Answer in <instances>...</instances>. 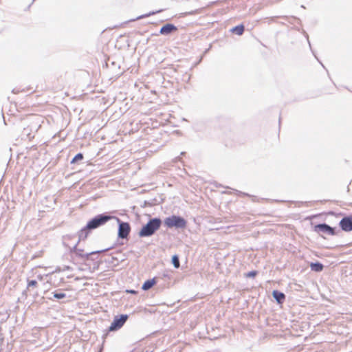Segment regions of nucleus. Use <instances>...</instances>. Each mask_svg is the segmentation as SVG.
<instances>
[{
  "label": "nucleus",
  "mask_w": 352,
  "mask_h": 352,
  "mask_svg": "<svg viewBox=\"0 0 352 352\" xmlns=\"http://www.w3.org/2000/svg\"><path fill=\"white\" fill-rule=\"evenodd\" d=\"M111 218V216L100 214L90 220L87 226L80 230L79 234L80 239H86L89 234V230L96 229L105 224Z\"/></svg>",
  "instance_id": "nucleus-1"
},
{
  "label": "nucleus",
  "mask_w": 352,
  "mask_h": 352,
  "mask_svg": "<svg viewBox=\"0 0 352 352\" xmlns=\"http://www.w3.org/2000/svg\"><path fill=\"white\" fill-rule=\"evenodd\" d=\"M161 221L158 219H153L149 221L146 225L142 227L140 232V236H148L152 235L155 230L159 229Z\"/></svg>",
  "instance_id": "nucleus-2"
},
{
  "label": "nucleus",
  "mask_w": 352,
  "mask_h": 352,
  "mask_svg": "<svg viewBox=\"0 0 352 352\" xmlns=\"http://www.w3.org/2000/svg\"><path fill=\"white\" fill-rule=\"evenodd\" d=\"M164 224L168 228H184L186 227V221L182 217L173 215L164 220Z\"/></svg>",
  "instance_id": "nucleus-3"
},
{
  "label": "nucleus",
  "mask_w": 352,
  "mask_h": 352,
  "mask_svg": "<svg viewBox=\"0 0 352 352\" xmlns=\"http://www.w3.org/2000/svg\"><path fill=\"white\" fill-rule=\"evenodd\" d=\"M128 319L127 315H121L120 316H116L113 321L111 322L109 327L110 331H116L120 329Z\"/></svg>",
  "instance_id": "nucleus-4"
},
{
  "label": "nucleus",
  "mask_w": 352,
  "mask_h": 352,
  "mask_svg": "<svg viewBox=\"0 0 352 352\" xmlns=\"http://www.w3.org/2000/svg\"><path fill=\"white\" fill-rule=\"evenodd\" d=\"M340 226L342 230L350 232L352 230V215L345 217L340 221Z\"/></svg>",
  "instance_id": "nucleus-5"
},
{
  "label": "nucleus",
  "mask_w": 352,
  "mask_h": 352,
  "mask_svg": "<svg viewBox=\"0 0 352 352\" xmlns=\"http://www.w3.org/2000/svg\"><path fill=\"white\" fill-rule=\"evenodd\" d=\"M131 230L130 226L128 223L122 222L119 224L118 236L120 238L125 239L129 234Z\"/></svg>",
  "instance_id": "nucleus-6"
},
{
  "label": "nucleus",
  "mask_w": 352,
  "mask_h": 352,
  "mask_svg": "<svg viewBox=\"0 0 352 352\" xmlns=\"http://www.w3.org/2000/svg\"><path fill=\"white\" fill-rule=\"evenodd\" d=\"M315 231L318 232H323L328 235H334V229L327 224H318L315 226Z\"/></svg>",
  "instance_id": "nucleus-7"
},
{
  "label": "nucleus",
  "mask_w": 352,
  "mask_h": 352,
  "mask_svg": "<svg viewBox=\"0 0 352 352\" xmlns=\"http://www.w3.org/2000/svg\"><path fill=\"white\" fill-rule=\"evenodd\" d=\"M177 30V28L176 26H175L174 25L170 24V23H167L162 27L160 32L162 34L167 35V34H169L171 32H175Z\"/></svg>",
  "instance_id": "nucleus-8"
},
{
  "label": "nucleus",
  "mask_w": 352,
  "mask_h": 352,
  "mask_svg": "<svg viewBox=\"0 0 352 352\" xmlns=\"http://www.w3.org/2000/svg\"><path fill=\"white\" fill-rule=\"evenodd\" d=\"M157 283L155 278L146 280L142 285V289L144 291L148 290Z\"/></svg>",
  "instance_id": "nucleus-9"
},
{
  "label": "nucleus",
  "mask_w": 352,
  "mask_h": 352,
  "mask_svg": "<svg viewBox=\"0 0 352 352\" xmlns=\"http://www.w3.org/2000/svg\"><path fill=\"white\" fill-rule=\"evenodd\" d=\"M272 295L279 304H282L285 299V294L282 292L277 291V290H274L272 292Z\"/></svg>",
  "instance_id": "nucleus-10"
},
{
  "label": "nucleus",
  "mask_w": 352,
  "mask_h": 352,
  "mask_svg": "<svg viewBox=\"0 0 352 352\" xmlns=\"http://www.w3.org/2000/svg\"><path fill=\"white\" fill-rule=\"evenodd\" d=\"M244 30H245L244 25H237V26L233 28L231 30V32L232 33H235L237 35L240 36V35H242L243 34Z\"/></svg>",
  "instance_id": "nucleus-11"
},
{
  "label": "nucleus",
  "mask_w": 352,
  "mask_h": 352,
  "mask_svg": "<svg viewBox=\"0 0 352 352\" xmlns=\"http://www.w3.org/2000/svg\"><path fill=\"white\" fill-rule=\"evenodd\" d=\"M310 267L315 272H321L323 270V265L320 263H312L310 264Z\"/></svg>",
  "instance_id": "nucleus-12"
},
{
  "label": "nucleus",
  "mask_w": 352,
  "mask_h": 352,
  "mask_svg": "<svg viewBox=\"0 0 352 352\" xmlns=\"http://www.w3.org/2000/svg\"><path fill=\"white\" fill-rule=\"evenodd\" d=\"M172 263L175 268H179L180 266L179 258L177 255H174L172 258Z\"/></svg>",
  "instance_id": "nucleus-13"
},
{
  "label": "nucleus",
  "mask_w": 352,
  "mask_h": 352,
  "mask_svg": "<svg viewBox=\"0 0 352 352\" xmlns=\"http://www.w3.org/2000/svg\"><path fill=\"white\" fill-rule=\"evenodd\" d=\"M37 285H38V283L36 280H29L28 282L27 288L30 289L31 287H37Z\"/></svg>",
  "instance_id": "nucleus-14"
},
{
  "label": "nucleus",
  "mask_w": 352,
  "mask_h": 352,
  "mask_svg": "<svg viewBox=\"0 0 352 352\" xmlns=\"http://www.w3.org/2000/svg\"><path fill=\"white\" fill-rule=\"evenodd\" d=\"M83 159V155L82 153H78L72 160V163H75L78 160H81Z\"/></svg>",
  "instance_id": "nucleus-15"
},
{
  "label": "nucleus",
  "mask_w": 352,
  "mask_h": 352,
  "mask_svg": "<svg viewBox=\"0 0 352 352\" xmlns=\"http://www.w3.org/2000/svg\"><path fill=\"white\" fill-rule=\"evenodd\" d=\"M257 274L256 271H252L245 274V277L250 278V277H255Z\"/></svg>",
  "instance_id": "nucleus-16"
},
{
  "label": "nucleus",
  "mask_w": 352,
  "mask_h": 352,
  "mask_svg": "<svg viewBox=\"0 0 352 352\" xmlns=\"http://www.w3.org/2000/svg\"><path fill=\"white\" fill-rule=\"evenodd\" d=\"M54 297L58 299H61L65 297V294L63 293H54Z\"/></svg>",
  "instance_id": "nucleus-17"
},
{
  "label": "nucleus",
  "mask_w": 352,
  "mask_h": 352,
  "mask_svg": "<svg viewBox=\"0 0 352 352\" xmlns=\"http://www.w3.org/2000/svg\"><path fill=\"white\" fill-rule=\"evenodd\" d=\"M127 292L131 293V294H135L136 293L135 291H134V290L127 291Z\"/></svg>",
  "instance_id": "nucleus-18"
}]
</instances>
